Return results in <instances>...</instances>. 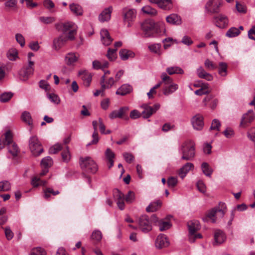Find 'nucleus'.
<instances>
[{
  "mask_svg": "<svg viewBox=\"0 0 255 255\" xmlns=\"http://www.w3.org/2000/svg\"><path fill=\"white\" fill-rule=\"evenodd\" d=\"M21 118L23 122L30 126H32L33 121L29 112H23L21 114Z\"/></svg>",
  "mask_w": 255,
  "mask_h": 255,
  "instance_id": "obj_31",
  "label": "nucleus"
},
{
  "mask_svg": "<svg viewBox=\"0 0 255 255\" xmlns=\"http://www.w3.org/2000/svg\"><path fill=\"white\" fill-rule=\"evenodd\" d=\"M141 107L143 109L141 113L142 117L144 119H147L159 109L160 105L156 103L151 107L148 104H144L141 106Z\"/></svg>",
  "mask_w": 255,
  "mask_h": 255,
  "instance_id": "obj_11",
  "label": "nucleus"
},
{
  "mask_svg": "<svg viewBox=\"0 0 255 255\" xmlns=\"http://www.w3.org/2000/svg\"><path fill=\"white\" fill-rule=\"evenodd\" d=\"M161 206V202L159 200L151 203L146 208L147 212H153L158 210Z\"/></svg>",
  "mask_w": 255,
  "mask_h": 255,
  "instance_id": "obj_30",
  "label": "nucleus"
},
{
  "mask_svg": "<svg viewBox=\"0 0 255 255\" xmlns=\"http://www.w3.org/2000/svg\"><path fill=\"white\" fill-rule=\"evenodd\" d=\"M69 40L67 36L61 34L58 37L55 38L53 41V45L56 50H59Z\"/></svg>",
  "mask_w": 255,
  "mask_h": 255,
  "instance_id": "obj_15",
  "label": "nucleus"
},
{
  "mask_svg": "<svg viewBox=\"0 0 255 255\" xmlns=\"http://www.w3.org/2000/svg\"><path fill=\"white\" fill-rule=\"evenodd\" d=\"M201 168L203 172L206 176L211 177L213 170L208 163L203 162L201 165Z\"/></svg>",
  "mask_w": 255,
  "mask_h": 255,
  "instance_id": "obj_35",
  "label": "nucleus"
},
{
  "mask_svg": "<svg viewBox=\"0 0 255 255\" xmlns=\"http://www.w3.org/2000/svg\"><path fill=\"white\" fill-rule=\"evenodd\" d=\"M117 49L109 48L108 50L107 56L110 61H114L117 58Z\"/></svg>",
  "mask_w": 255,
  "mask_h": 255,
  "instance_id": "obj_51",
  "label": "nucleus"
},
{
  "mask_svg": "<svg viewBox=\"0 0 255 255\" xmlns=\"http://www.w3.org/2000/svg\"><path fill=\"white\" fill-rule=\"evenodd\" d=\"M15 39L16 41L19 43L21 47H23L25 45V39L22 34L17 33L15 35Z\"/></svg>",
  "mask_w": 255,
  "mask_h": 255,
  "instance_id": "obj_60",
  "label": "nucleus"
},
{
  "mask_svg": "<svg viewBox=\"0 0 255 255\" xmlns=\"http://www.w3.org/2000/svg\"><path fill=\"white\" fill-rule=\"evenodd\" d=\"M44 192V197L46 199H49L50 196L51 194H52L53 195H57L59 194V191L58 190L54 191L52 188H46L43 191Z\"/></svg>",
  "mask_w": 255,
  "mask_h": 255,
  "instance_id": "obj_37",
  "label": "nucleus"
},
{
  "mask_svg": "<svg viewBox=\"0 0 255 255\" xmlns=\"http://www.w3.org/2000/svg\"><path fill=\"white\" fill-rule=\"evenodd\" d=\"M226 239L225 233L220 230H217L214 233V246L219 245L223 244Z\"/></svg>",
  "mask_w": 255,
  "mask_h": 255,
  "instance_id": "obj_18",
  "label": "nucleus"
},
{
  "mask_svg": "<svg viewBox=\"0 0 255 255\" xmlns=\"http://www.w3.org/2000/svg\"><path fill=\"white\" fill-rule=\"evenodd\" d=\"M113 77L106 78V75H103L100 81V84L103 90L110 88L115 83Z\"/></svg>",
  "mask_w": 255,
  "mask_h": 255,
  "instance_id": "obj_19",
  "label": "nucleus"
},
{
  "mask_svg": "<svg viewBox=\"0 0 255 255\" xmlns=\"http://www.w3.org/2000/svg\"><path fill=\"white\" fill-rule=\"evenodd\" d=\"M139 228L143 233H147L152 230V225L149 217L143 215L138 220Z\"/></svg>",
  "mask_w": 255,
  "mask_h": 255,
  "instance_id": "obj_12",
  "label": "nucleus"
},
{
  "mask_svg": "<svg viewBox=\"0 0 255 255\" xmlns=\"http://www.w3.org/2000/svg\"><path fill=\"white\" fill-rule=\"evenodd\" d=\"M62 147L59 143L55 144L49 148V152L50 154H55L61 150Z\"/></svg>",
  "mask_w": 255,
  "mask_h": 255,
  "instance_id": "obj_56",
  "label": "nucleus"
},
{
  "mask_svg": "<svg viewBox=\"0 0 255 255\" xmlns=\"http://www.w3.org/2000/svg\"><path fill=\"white\" fill-rule=\"evenodd\" d=\"M5 141L8 152L13 157L17 156L19 152V149L17 145L13 142L12 133L9 130L5 132Z\"/></svg>",
  "mask_w": 255,
  "mask_h": 255,
  "instance_id": "obj_8",
  "label": "nucleus"
},
{
  "mask_svg": "<svg viewBox=\"0 0 255 255\" xmlns=\"http://www.w3.org/2000/svg\"><path fill=\"white\" fill-rule=\"evenodd\" d=\"M29 148L34 156H39L43 152L42 144L36 135L31 136L29 140Z\"/></svg>",
  "mask_w": 255,
  "mask_h": 255,
  "instance_id": "obj_7",
  "label": "nucleus"
},
{
  "mask_svg": "<svg viewBox=\"0 0 255 255\" xmlns=\"http://www.w3.org/2000/svg\"><path fill=\"white\" fill-rule=\"evenodd\" d=\"M228 65L225 62H220L219 64L218 73L222 76H226L227 74Z\"/></svg>",
  "mask_w": 255,
  "mask_h": 255,
  "instance_id": "obj_36",
  "label": "nucleus"
},
{
  "mask_svg": "<svg viewBox=\"0 0 255 255\" xmlns=\"http://www.w3.org/2000/svg\"><path fill=\"white\" fill-rule=\"evenodd\" d=\"M155 245L157 248L160 249L168 247L169 242L165 235L161 234L158 236Z\"/></svg>",
  "mask_w": 255,
  "mask_h": 255,
  "instance_id": "obj_17",
  "label": "nucleus"
},
{
  "mask_svg": "<svg viewBox=\"0 0 255 255\" xmlns=\"http://www.w3.org/2000/svg\"><path fill=\"white\" fill-rule=\"evenodd\" d=\"M100 35L103 44L106 46L110 45L113 39L111 37L109 31L106 29H102L100 32Z\"/></svg>",
  "mask_w": 255,
  "mask_h": 255,
  "instance_id": "obj_23",
  "label": "nucleus"
},
{
  "mask_svg": "<svg viewBox=\"0 0 255 255\" xmlns=\"http://www.w3.org/2000/svg\"><path fill=\"white\" fill-rule=\"evenodd\" d=\"M54 20V17H39V21L44 24H49Z\"/></svg>",
  "mask_w": 255,
  "mask_h": 255,
  "instance_id": "obj_58",
  "label": "nucleus"
},
{
  "mask_svg": "<svg viewBox=\"0 0 255 255\" xmlns=\"http://www.w3.org/2000/svg\"><path fill=\"white\" fill-rule=\"evenodd\" d=\"M152 3L157 4L158 6L164 10H168L172 7L171 0H149Z\"/></svg>",
  "mask_w": 255,
  "mask_h": 255,
  "instance_id": "obj_22",
  "label": "nucleus"
},
{
  "mask_svg": "<svg viewBox=\"0 0 255 255\" xmlns=\"http://www.w3.org/2000/svg\"><path fill=\"white\" fill-rule=\"evenodd\" d=\"M166 71L169 75H172L174 74H182L184 73V71L182 69L177 66L168 67L166 69Z\"/></svg>",
  "mask_w": 255,
  "mask_h": 255,
  "instance_id": "obj_38",
  "label": "nucleus"
},
{
  "mask_svg": "<svg viewBox=\"0 0 255 255\" xmlns=\"http://www.w3.org/2000/svg\"><path fill=\"white\" fill-rule=\"evenodd\" d=\"M128 112V108L126 107H122L118 110L112 111L109 115V118L111 119L116 118H123L124 116L126 115Z\"/></svg>",
  "mask_w": 255,
  "mask_h": 255,
  "instance_id": "obj_21",
  "label": "nucleus"
},
{
  "mask_svg": "<svg viewBox=\"0 0 255 255\" xmlns=\"http://www.w3.org/2000/svg\"><path fill=\"white\" fill-rule=\"evenodd\" d=\"M171 226L170 223L168 221H163L159 223V228L160 231H164L169 229Z\"/></svg>",
  "mask_w": 255,
  "mask_h": 255,
  "instance_id": "obj_53",
  "label": "nucleus"
},
{
  "mask_svg": "<svg viewBox=\"0 0 255 255\" xmlns=\"http://www.w3.org/2000/svg\"><path fill=\"white\" fill-rule=\"evenodd\" d=\"M248 37L250 39L255 40V25H254L248 31Z\"/></svg>",
  "mask_w": 255,
  "mask_h": 255,
  "instance_id": "obj_64",
  "label": "nucleus"
},
{
  "mask_svg": "<svg viewBox=\"0 0 255 255\" xmlns=\"http://www.w3.org/2000/svg\"><path fill=\"white\" fill-rule=\"evenodd\" d=\"M113 195L118 208L121 210H124L125 208V201H128V197H125L124 194L118 189H114Z\"/></svg>",
  "mask_w": 255,
  "mask_h": 255,
  "instance_id": "obj_10",
  "label": "nucleus"
},
{
  "mask_svg": "<svg viewBox=\"0 0 255 255\" xmlns=\"http://www.w3.org/2000/svg\"><path fill=\"white\" fill-rule=\"evenodd\" d=\"M226 211V205L225 203L221 202L219 203L218 207L213 208L208 213L206 217L203 218V220L204 221L206 222L207 221L208 218H210L212 220L213 223H215L216 222V219L222 218Z\"/></svg>",
  "mask_w": 255,
  "mask_h": 255,
  "instance_id": "obj_5",
  "label": "nucleus"
},
{
  "mask_svg": "<svg viewBox=\"0 0 255 255\" xmlns=\"http://www.w3.org/2000/svg\"><path fill=\"white\" fill-rule=\"evenodd\" d=\"M70 9L74 14L77 15H81L83 14V10L81 6L78 4L72 3L70 4Z\"/></svg>",
  "mask_w": 255,
  "mask_h": 255,
  "instance_id": "obj_33",
  "label": "nucleus"
},
{
  "mask_svg": "<svg viewBox=\"0 0 255 255\" xmlns=\"http://www.w3.org/2000/svg\"><path fill=\"white\" fill-rule=\"evenodd\" d=\"M34 62L31 60H28V65L20 72V75L23 80H26L29 76L32 75L34 71Z\"/></svg>",
  "mask_w": 255,
  "mask_h": 255,
  "instance_id": "obj_14",
  "label": "nucleus"
},
{
  "mask_svg": "<svg viewBox=\"0 0 255 255\" xmlns=\"http://www.w3.org/2000/svg\"><path fill=\"white\" fill-rule=\"evenodd\" d=\"M189 233L190 234H195L200 228L199 222L198 221H191L187 224Z\"/></svg>",
  "mask_w": 255,
  "mask_h": 255,
  "instance_id": "obj_28",
  "label": "nucleus"
},
{
  "mask_svg": "<svg viewBox=\"0 0 255 255\" xmlns=\"http://www.w3.org/2000/svg\"><path fill=\"white\" fill-rule=\"evenodd\" d=\"M205 66L210 70H213L217 68V65L208 59L205 60Z\"/></svg>",
  "mask_w": 255,
  "mask_h": 255,
  "instance_id": "obj_55",
  "label": "nucleus"
},
{
  "mask_svg": "<svg viewBox=\"0 0 255 255\" xmlns=\"http://www.w3.org/2000/svg\"><path fill=\"white\" fill-rule=\"evenodd\" d=\"M99 125V121H94L92 122V125L94 129V131L92 134L93 140L91 142L88 144L87 145L91 144H97L99 141L98 133L97 132L98 126Z\"/></svg>",
  "mask_w": 255,
  "mask_h": 255,
  "instance_id": "obj_29",
  "label": "nucleus"
},
{
  "mask_svg": "<svg viewBox=\"0 0 255 255\" xmlns=\"http://www.w3.org/2000/svg\"><path fill=\"white\" fill-rule=\"evenodd\" d=\"M102 238V235L100 231H94L91 235V239L96 242L100 241Z\"/></svg>",
  "mask_w": 255,
  "mask_h": 255,
  "instance_id": "obj_49",
  "label": "nucleus"
},
{
  "mask_svg": "<svg viewBox=\"0 0 255 255\" xmlns=\"http://www.w3.org/2000/svg\"><path fill=\"white\" fill-rule=\"evenodd\" d=\"M166 21L171 24L178 25L182 23L180 17H166Z\"/></svg>",
  "mask_w": 255,
  "mask_h": 255,
  "instance_id": "obj_40",
  "label": "nucleus"
},
{
  "mask_svg": "<svg viewBox=\"0 0 255 255\" xmlns=\"http://www.w3.org/2000/svg\"><path fill=\"white\" fill-rule=\"evenodd\" d=\"M195 144L191 140L184 142L181 145L180 150L182 154L181 159L185 160H190L195 156Z\"/></svg>",
  "mask_w": 255,
  "mask_h": 255,
  "instance_id": "obj_3",
  "label": "nucleus"
},
{
  "mask_svg": "<svg viewBox=\"0 0 255 255\" xmlns=\"http://www.w3.org/2000/svg\"><path fill=\"white\" fill-rule=\"evenodd\" d=\"M210 101L211 103L209 106L212 109L214 110L216 108L219 101L217 99L213 98V97L212 95L207 96L203 100L204 102H208Z\"/></svg>",
  "mask_w": 255,
  "mask_h": 255,
  "instance_id": "obj_32",
  "label": "nucleus"
},
{
  "mask_svg": "<svg viewBox=\"0 0 255 255\" xmlns=\"http://www.w3.org/2000/svg\"><path fill=\"white\" fill-rule=\"evenodd\" d=\"M247 136L253 142H255V128H251L247 132Z\"/></svg>",
  "mask_w": 255,
  "mask_h": 255,
  "instance_id": "obj_59",
  "label": "nucleus"
},
{
  "mask_svg": "<svg viewBox=\"0 0 255 255\" xmlns=\"http://www.w3.org/2000/svg\"><path fill=\"white\" fill-rule=\"evenodd\" d=\"M56 29L62 33V34L69 38V40L75 39L77 32V25L71 21L59 22L55 24Z\"/></svg>",
  "mask_w": 255,
  "mask_h": 255,
  "instance_id": "obj_2",
  "label": "nucleus"
},
{
  "mask_svg": "<svg viewBox=\"0 0 255 255\" xmlns=\"http://www.w3.org/2000/svg\"><path fill=\"white\" fill-rule=\"evenodd\" d=\"M10 188V184L7 181L0 182V191H7Z\"/></svg>",
  "mask_w": 255,
  "mask_h": 255,
  "instance_id": "obj_52",
  "label": "nucleus"
},
{
  "mask_svg": "<svg viewBox=\"0 0 255 255\" xmlns=\"http://www.w3.org/2000/svg\"><path fill=\"white\" fill-rule=\"evenodd\" d=\"M140 25L145 37H155L165 32L164 23L162 22H155L151 18L146 19Z\"/></svg>",
  "mask_w": 255,
  "mask_h": 255,
  "instance_id": "obj_1",
  "label": "nucleus"
},
{
  "mask_svg": "<svg viewBox=\"0 0 255 255\" xmlns=\"http://www.w3.org/2000/svg\"><path fill=\"white\" fill-rule=\"evenodd\" d=\"M192 123L194 129L201 130L204 126L203 117L200 115H196L192 118Z\"/></svg>",
  "mask_w": 255,
  "mask_h": 255,
  "instance_id": "obj_20",
  "label": "nucleus"
},
{
  "mask_svg": "<svg viewBox=\"0 0 255 255\" xmlns=\"http://www.w3.org/2000/svg\"><path fill=\"white\" fill-rule=\"evenodd\" d=\"M20 2L21 3L25 2V7L30 9H32L37 6V3L33 2L32 0H20Z\"/></svg>",
  "mask_w": 255,
  "mask_h": 255,
  "instance_id": "obj_50",
  "label": "nucleus"
},
{
  "mask_svg": "<svg viewBox=\"0 0 255 255\" xmlns=\"http://www.w3.org/2000/svg\"><path fill=\"white\" fill-rule=\"evenodd\" d=\"M196 73L200 78L205 79L209 81H211L213 79V76L210 73L206 72L201 66L197 69Z\"/></svg>",
  "mask_w": 255,
  "mask_h": 255,
  "instance_id": "obj_26",
  "label": "nucleus"
},
{
  "mask_svg": "<svg viewBox=\"0 0 255 255\" xmlns=\"http://www.w3.org/2000/svg\"><path fill=\"white\" fill-rule=\"evenodd\" d=\"M224 135L228 138L232 137L234 135V131L232 128H227L223 132Z\"/></svg>",
  "mask_w": 255,
  "mask_h": 255,
  "instance_id": "obj_62",
  "label": "nucleus"
},
{
  "mask_svg": "<svg viewBox=\"0 0 255 255\" xmlns=\"http://www.w3.org/2000/svg\"><path fill=\"white\" fill-rule=\"evenodd\" d=\"M47 97L50 100V101L55 104H59L60 100L59 97L54 93H47Z\"/></svg>",
  "mask_w": 255,
  "mask_h": 255,
  "instance_id": "obj_48",
  "label": "nucleus"
},
{
  "mask_svg": "<svg viewBox=\"0 0 255 255\" xmlns=\"http://www.w3.org/2000/svg\"><path fill=\"white\" fill-rule=\"evenodd\" d=\"M222 5V0H209L205 5V9L208 14H217L220 11Z\"/></svg>",
  "mask_w": 255,
  "mask_h": 255,
  "instance_id": "obj_9",
  "label": "nucleus"
},
{
  "mask_svg": "<svg viewBox=\"0 0 255 255\" xmlns=\"http://www.w3.org/2000/svg\"><path fill=\"white\" fill-rule=\"evenodd\" d=\"M161 45L159 43H154L148 45V48L149 50L154 53L160 55L161 52L160 51Z\"/></svg>",
  "mask_w": 255,
  "mask_h": 255,
  "instance_id": "obj_39",
  "label": "nucleus"
},
{
  "mask_svg": "<svg viewBox=\"0 0 255 255\" xmlns=\"http://www.w3.org/2000/svg\"><path fill=\"white\" fill-rule=\"evenodd\" d=\"M142 11L143 13L147 14H155L156 13V10L148 5L143 7Z\"/></svg>",
  "mask_w": 255,
  "mask_h": 255,
  "instance_id": "obj_54",
  "label": "nucleus"
},
{
  "mask_svg": "<svg viewBox=\"0 0 255 255\" xmlns=\"http://www.w3.org/2000/svg\"><path fill=\"white\" fill-rule=\"evenodd\" d=\"M18 52L15 48L9 49L7 53V58L11 61L15 60L17 58Z\"/></svg>",
  "mask_w": 255,
  "mask_h": 255,
  "instance_id": "obj_44",
  "label": "nucleus"
},
{
  "mask_svg": "<svg viewBox=\"0 0 255 255\" xmlns=\"http://www.w3.org/2000/svg\"><path fill=\"white\" fill-rule=\"evenodd\" d=\"M112 11V6L106 8L100 13L99 16H111Z\"/></svg>",
  "mask_w": 255,
  "mask_h": 255,
  "instance_id": "obj_63",
  "label": "nucleus"
},
{
  "mask_svg": "<svg viewBox=\"0 0 255 255\" xmlns=\"http://www.w3.org/2000/svg\"><path fill=\"white\" fill-rule=\"evenodd\" d=\"M45 250L41 247L33 248L29 255H46Z\"/></svg>",
  "mask_w": 255,
  "mask_h": 255,
  "instance_id": "obj_45",
  "label": "nucleus"
},
{
  "mask_svg": "<svg viewBox=\"0 0 255 255\" xmlns=\"http://www.w3.org/2000/svg\"><path fill=\"white\" fill-rule=\"evenodd\" d=\"M240 30L235 27L230 28L227 32L226 35L228 37H234L240 34Z\"/></svg>",
  "mask_w": 255,
  "mask_h": 255,
  "instance_id": "obj_41",
  "label": "nucleus"
},
{
  "mask_svg": "<svg viewBox=\"0 0 255 255\" xmlns=\"http://www.w3.org/2000/svg\"><path fill=\"white\" fill-rule=\"evenodd\" d=\"M13 94L10 92H4L0 96V101L2 103H5L9 101L12 97Z\"/></svg>",
  "mask_w": 255,
  "mask_h": 255,
  "instance_id": "obj_43",
  "label": "nucleus"
},
{
  "mask_svg": "<svg viewBox=\"0 0 255 255\" xmlns=\"http://www.w3.org/2000/svg\"><path fill=\"white\" fill-rule=\"evenodd\" d=\"M53 160L50 156L43 158L41 161V165L43 168H49L52 166Z\"/></svg>",
  "mask_w": 255,
  "mask_h": 255,
  "instance_id": "obj_42",
  "label": "nucleus"
},
{
  "mask_svg": "<svg viewBox=\"0 0 255 255\" xmlns=\"http://www.w3.org/2000/svg\"><path fill=\"white\" fill-rule=\"evenodd\" d=\"M79 76L82 79L84 86L88 87L90 85L92 75L86 70H81L78 72Z\"/></svg>",
  "mask_w": 255,
  "mask_h": 255,
  "instance_id": "obj_16",
  "label": "nucleus"
},
{
  "mask_svg": "<svg viewBox=\"0 0 255 255\" xmlns=\"http://www.w3.org/2000/svg\"><path fill=\"white\" fill-rule=\"evenodd\" d=\"M161 78L165 84L163 93L165 96L171 94L178 89V85L173 83L172 79L165 73H163L161 74Z\"/></svg>",
  "mask_w": 255,
  "mask_h": 255,
  "instance_id": "obj_6",
  "label": "nucleus"
},
{
  "mask_svg": "<svg viewBox=\"0 0 255 255\" xmlns=\"http://www.w3.org/2000/svg\"><path fill=\"white\" fill-rule=\"evenodd\" d=\"M221 124L220 121L217 119H214L212 123L211 126L210 127V129L219 130V128Z\"/></svg>",
  "mask_w": 255,
  "mask_h": 255,
  "instance_id": "obj_61",
  "label": "nucleus"
},
{
  "mask_svg": "<svg viewBox=\"0 0 255 255\" xmlns=\"http://www.w3.org/2000/svg\"><path fill=\"white\" fill-rule=\"evenodd\" d=\"M109 63L107 61H99L95 60L93 62V67L95 69H99L108 67Z\"/></svg>",
  "mask_w": 255,
  "mask_h": 255,
  "instance_id": "obj_34",
  "label": "nucleus"
},
{
  "mask_svg": "<svg viewBox=\"0 0 255 255\" xmlns=\"http://www.w3.org/2000/svg\"><path fill=\"white\" fill-rule=\"evenodd\" d=\"M255 119V115L253 110H249L244 114L241 119L240 126L245 128L247 127Z\"/></svg>",
  "mask_w": 255,
  "mask_h": 255,
  "instance_id": "obj_13",
  "label": "nucleus"
},
{
  "mask_svg": "<svg viewBox=\"0 0 255 255\" xmlns=\"http://www.w3.org/2000/svg\"><path fill=\"white\" fill-rule=\"evenodd\" d=\"M116 94L121 96H125L128 94V84H123L117 90Z\"/></svg>",
  "mask_w": 255,
  "mask_h": 255,
  "instance_id": "obj_46",
  "label": "nucleus"
},
{
  "mask_svg": "<svg viewBox=\"0 0 255 255\" xmlns=\"http://www.w3.org/2000/svg\"><path fill=\"white\" fill-rule=\"evenodd\" d=\"M61 156L64 162L67 163L70 161L71 156L68 147H66V148L62 152Z\"/></svg>",
  "mask_w": 255,
  "mask_h": 255,
  "instance_id": "obj_47",
  "label": "nucleus"
},
{
  "mask_svg": "<svg viewBox=\"0 0 255 255\" xmlns=\"http://www.w3.org/2000/svg\"><path fill=\"white\" fill-rule=\"evenodd\" d=\"M177 184V179L176 177H170L167 180V184L169 187L174 188Z\"/></svg>",
  "mask_w": 255,
  "mask_h": 255,
  "instance_id": "obj_57",
  "label": "nucleus"
},
{
  "mask_svg": "<svg viewBox=\"0 0 255 255\" xmlns=\"http://www.w3.org/2000/svg\"><path fill=\"white\" fill-rule=\"evenodd\" d=\"M193 169L194 165L193 163L190 162L186 163L179 169L178 171V174L182 179H183L186 175L187 173L190 170Z\"/></svg>",
  "mask_w": 255,
  "mask_h": 255,
  "instance_id": "obj_25",
  "label": "nucleus"
},
{
  "mask_svg": "<svg viewBox=\"0 0 255 255\" xmlns=\"http://www.w3.org/2000/svg\"><path fill=\"white\" fill-rule=\"evenodd\" d=\"M213 22L216 26L224 28L228 24L227 17H214Z\"/></svg>",
  "mask_w": 255,
  "mask_h": 255,
  "instance_id": "obj_24",
  "label": "nucleus"
},
{
  "mask_svg": "<svg viewBox=\"0 0 255 255\" xmlns=\"http://www.w3.org/2000/svg\"><path fill=\"white\" fill-rule=\"evenodd\" d=\"M79 57V55L78 53L72 52L69 53L65 56V62L68 65H72L78 60Z\"/></svg>",
  "mask_w": 255,
  "mask_h": 255,
  "instance_id": "obj_27",
  "label": "nucleus"
},
{
  "mask_svg": "<svg viewBox=\"0 0 255 255\" xmlns=\"http://www.w3.org/2000/svg\"><path fill=\"white\" fill-rule=\"evenodd\" d=\"M80 165L83 171L87 173L94 174L98 170L96 163L90 157H81Z\"/></svg>",
  "mask_w": 255,
  "mask_h": 255,
  "instance_id": "obj_4",
  "label": "nucleus"
}]
</instances>
